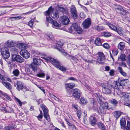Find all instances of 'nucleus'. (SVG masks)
<instances>
[{
	"instance_id": "f257e3e1",
	"label": "nucleus",
	"mask_w": 130,
	"mask_h": 130,
	"mask_svg": "<svg viewBox=\"0 0 130 130\" xmlns=\"http://www.w3.org/2000/svg\"><path fill=\"white\" fill-rule=\"evenodd\" d=\"M128 82V80L126 79L119 80L118 82H115L113 85H111V86L114 89H118L121 91L123 89V86H127Z\"/></svg>"
},
{
	"instance_id": "f03ea898",
	"label": "nucleus",
	"mask_w": 130,
	"mask_h": 130,
	"mask_svg": "<svg viewBox=\"0 0 130 130\" xmlns=\"http://www.w3.org/2000/svg\"><path fill=\"white\" fill-rule=\"evenodd\" d=\"M51 14L52 17L53 18L56 19L59 17L58 11L57 10H53L52 7H50L46 11L45 15L46 16H49Z\"/></svg>"
},
{
	"instance_id": "7ed1b4c3",
	"label": "nucleus",
	"mask_w": 130,
	"mask_h": 130,
	"mask_svg": "<svg viewBox=\"0 0 130 130\" xmlns=\"http://www.w3.org/2000/svg\"><path fill=\"white\" fill-rule=\"evenodd\" d=\"M33 59V62L29 65V67L34 72H36L38 67L37 65H40L42 61L40 59L35 57Z\"/></svg>"
},
{
	"instance_id": "20e7f679",
	"label": "nucleus",
	"mask_w": 130,
	"mask_h": 130,
	"mask_svg": "<svg viewBox=\"0 0 130 130\" xmlns=\"http://www.w3.org/2000/svg\"><path fill=\"white\" fill-rule=\"evenodd\" d=\"M57 44L58 46H57L55 47L59 51L62 52V54L64 56H67L68 55L70 57H74V56H71L67 54V52L65 51L61 47L63 45V42L62 40H60L57 42Z\"/></svg>"
},
{
	"instance_id": "39448f33",
	"label": "nucleus",
	"mask_w": 130,
	"mask_h": 130,
	"mask_svg": "<svg viewBox=\"0 0 130 130\" xmlns=\"http://www.w3.org/2000/svg\"><path fill=\"white\" fill-rule=\"evenodd\" d=\"M40 107L42 108L43 111L44 116L48 121L50 120V116L48 113V109L46 106L43 104H41Z\"/></svg>"
},
{
	"instance_id": "423d86ee",
	"label": "nucleus",
	"mask_w": 130,
	"mask_h": 130,
	"mask_svg": "<svg viewBox=\"0 0 130 130\" xmlns=\"http://www.w3.org/2000/svg\"><path fill=\"white\" fill-rule=\"evenodd\" d=\"M69 30L72 32L73 30L76 31L79 34H80L82 31V29L80 27L78 26V24L76 23L73 24L69 28Z\"/></svg>"
},
{
	"instance_id": "0eeeda50",
	"label": "nucleus",
	"mask_w": 130,
	"mask_h": 130,
	"mask_svg": "<svg viewBox=\"0 0 130 130\" xmlns=\"http://www.w3.org/2000/svg\"><path fill=\"white\" fill-rule=\"evenodd\" d=\"M117 12L119 14H122L123 15H126L129 12L126 10L123 9L120 6H118L116 9Z\"/></svg>"
},
{
	"instance_id": "6e6552de",
	"label": "nucleus",
	"mask_w": 130,
	"mask_h": 130,
	"mask_svg": "<svg viewBox=\"0 0 130 130\" xmlns=\"http://www.w3.org/2000/svg\"><path fill=\"white\" fill-rule=\"evenodd\" d=\"M72 96L76 100H79L81 96L80 92L77 89H74L72 92Z\"/></svg>"
},
{
	"instance_id": "1a4fd4ad",
	"label": "nucleus",
	"mask_w": 130,
	"mask_h": 130,
	"mask_svg": "<svg viewBox=\"0 0 130 130\" xmlns=\"http://www.w3.org/2000/svg\"><path fill=\"white\" fill-rule=\"evenodd\" d=\"M91 24V19L89 18H88L83 23V27L85 29L88 28H89Z\"/></svg>"
},
{
	"instance_id": "9d476101",
	"label": "nucleus",
	"mask_w": 130,
	"mask_h": 130,
	"mask_svg": "<svg viewBox=\"0 0 130 130\" xmlns=\"http://www.w3.org/2000/svg\"><path fill=\"white\" fill-rule=\"evenodd\" d=\"M108 104L107 103H106L104 105H101L99 108L100 112L101 113H104L108 108Z\"/></svg>"
},
{
	"instance_id": "9b49d317",
	"label": "nucleus",
	"mask_w": 130,
	"mask_h": 130,
	"mask_svg": "<svg viewBox=\"0 0 130 130\" xmlns=\"http://www.w3.org/2000/svg\"><path fill=\"white\" fill-rule=\"evenodd\" d=\"M70 12L72 16L74 17V19H76L77 18V15L75 7L73 6H72L71 8Z\"/></svg>"
},
{
	"instance_id": "f8f14e48",
	"label": "nucleus",
	"mask_w": 130,
	"mask_h": 130,
	"mask_svg": "<svg viewBox=\"0 0 130 130\" xmlns=\"http://www.w3.org/2000/svg\"><path fill=\"white\" fill-rule=\"evenodd\" d=\"M61 20L63 24L64 25H67L70 22L68 17L65 15L63 16L62 17Z\"/></svg>"
},
{
	"instance_id": "ddd939ff",
	"label": "nucleus",
	"mask_w": 130,
	"mask_h": 130,
	"mask_svg": "<svg viewBox=\"0 0 130 130\" xmlns=\"http://www.w3.org/2000/svg\"><path fill=\"white\" fill-rule=\"evenodd\" d=\"M60 63L59 62H56V63L54 64V65L55 66L56 68H59L60 70L63 71H66L67 70V69L63 66L60 65Z\"/></svg>"
},
{
	"instance_id": "4468645a",
	"label": "nucleus",
	"mask_w": 130,
	"mask_h": 130,
	"mask_svg": "<svg viewBox=\"0 0 130 130\" xmlns=\"http://www.w3.org/2000/svg\"><path fill=\"white\" fill-rule=\"evenodd\" d=\"M20 54L23 57H29L30 54L26 50L22 49L20 52Z\"/></svg>"
},
{
	"instance_id": "2eb2a0df",
	"label": "nucleus",
	"mask_w": 130,
	"mask_h": 130,
	"mask_svg": "<svg viewBox=\"0 0 130 130\" xmlns=\"http://www.w3.org/2000/svg\"><path fill=\"white\" fill-rule=\"evenodd\" d=\"M89 119L91 125L93 126H95L97 121L95 117L93 116H91Z\"/></svg>"
},
{
	"instance_id": "dca6fc26",
	"label": "nucleus",
	"mask_w": 130,
	"mask_h": 130,
	"mask_svg": "<svg viewBox=\"0 0 130 130\" xmlns=\"http://www.w3.org/2000/svg\"><path fill=\"white\" fill-rule=\"evenodd\" d=\"M91 101H92V102L93 104V109L96 111L99 114H100V113L99 111V110L98 108L97 105L96 103L95 100L94 99L92 98Z\"/></svg>"
},
{
	"instance_id": "f3484780",
	"label": "nucleus",
	"mask_w": 130,
	"mask_h": 130,
	"mask_svg": "<svg viewBox=\"0 0 130 130\" xmlns=\"http://www.w3.org/2000/svg\"><path fill=\"white\" fill-rule=\"evenodd\" d=\"M17 44H17L15 41H13L12 40H8L7 44V46L9 47H13Z\"/></svg>"
},
{
	"instance_id": "a211bd4d",
	"label": "nucleus",
	"mask_w": 130,
	"mask_h": 130,
	"mask_svg": "<svg viewBox=\"0 0 130 130\" xmlns=\"http://www.w3.org/2000/svg\"><path fill=\"white\" fill-rule=\"evenodd\" d=\"M105 24L107 25L111 29L115 31L117 29V26L109 22H106Z\"/></svg>"
},
{
	"instance_id": "6ab92c4d",
	"label": "nucleus",
	"mask_w": 130,
	"mask_h": 130,
	"mask_svg": "<svg viewBox=\"0 0 130 130\" xmlns=\"http://www.w3.org/2000/svg\"><path fill=\"white\" fill-rule=\"evenodd\" d=\"M115 31L117 32L121 36H123L124 33L123 29L120 27H117Z\"/></svg>"
},
{
	"instance_id": "aec40b11",
	"label": "nucleus",
	"mask_w": 130,
	"mask_h": 130,
	"mask_svg": "<svg viewBox=\"0 0 130 130\" xmlns=\"http://www.w3.org/2000/svg\"><path fill=\"white\" fill-rule=\"evenodd\" d=\"M3 84L7 89L10 90L12 88V86L10 83L8 82H2Z\"/></svg>"
},
{
	"instance_id": "412c9836",
	"label": "nucleus",
	"mask_w": 130,
	"mask_h": 130,
	"mask_svg": "<svg viewBox=\"0 0 130 130\" xmlns=\"http://www.w3.org/2000/svg\"><path fill=\"white\" fill-rule=\"evenodd\" d=\"M98 98H99L98 102L101 105H104L106 103H107L105 101L104 99L102 96H98Z\"/></svg>"
},
{
	"instance_id": "4be33fe9",
	"label": "nucleus",
	"mask_w": 130,
	"mask_h": 130,
	"mask_svg": "<svg viewBox=\"0 0 130 130\" xmlns=\"http://www.w3.org/2000/svg\"><path fill=\"white\" fill-rule=\"evenodd\" d=\"M17 45L20 49H22L25 50L27 47V45L24 43H23L17 44Z\"/></svg>"
},
{
	"instance_id": "5701e85b",
	"label": "nucleus",
	"mask_w": 130,
	"mask_h": 130,
	"mask_svg": "<svg viewBox=\"0 0 130 130\" xmlns=\"http://www.w3.org/2000/svg\"><path fill=\"white\" fill-rule=\"evenodd\" d=\"M17 89L20 91V90H22L23 88V85L22 83L20 81H18L17 83Z\"/></svg>"
},
{
	"instance_id": "b1692460",
	"label": "nucleus",
	"mask_w": 130,
	"mask_h": 130,
	"mask_svg": "<svg viewBox=\"0 0 130 130\" xmlns=\"http://www.w3.org/2000/svg\"><path fill=\"white\" fill-rule=\"evenodd\" d=\"M58 8L59 10L62 12L63 14H67L68 13V11L66 9L63 7H59Z\"/></svg>"
},
{
	"instance_id": "393cba45",
	"label": "nucleus",
	"mask_w": 130,
	"mask_h": 130,
	"mask_svg": "<svg viewBox=\"0 0 130 130\" xmlns=\"http://www.w3.org/2000/svg\"><path fill=\"white\" fill-rule=\"evenodd\" d=\"M3 59L4 60H5L9 64H10L12 62L14 61V57H3Z\"/></svg>"
},
{
	"instance_id": "a878e982",
	"label": "nucleus",
	"mask_w": 130,
	"mask_h": 130,
	"mask_svg": "<svg viewBox=\"0 0 130 130\" xmlns=\"http://www.w3.org/2000/svg\"><path fill=\"white\" fill-rule=\"evenodd\" d=\"M51 24L52 25L53 27L54 28H57L60 27V25L58 24L57 21L56 20H53L51 23Z\"/></svg>"
},
{
	"instance_id": "bb28decb",
	"label": "nucleus",
	"mask_w": 130,
	"mask_h": 130,
	"mask_svg": "<svg viewBox=\"0 0 130 130\" xmlns=\"http://www.w3.org/2000/svg\"><path fill=\"white\" fill-rule=\"evenodd\" d=\"M75 84L72 83L66 84L65 85V88L66 89H72L75 86Z\"/></svg>"
},
{
	"instance_id": "cd10ccee",
	"label": "nucleus",
	"mask_w": 130,
	"mask_h": 130,
	"mask_svg": "<svg viewBox=\"0 0 130 130\" xmlns=\"http://www.w3.org/2000/svg\"><path fill=\"white\" fill-rule=\"evenodd\" d=\"M118 48L122 51L124 49L125 47V43L122 42H120L119 43L118 45Z\"/></svg>"
},
{
	"instance_id": "c85d7f7f",
	"label": "nucleus",
	"mask_w": 130,
	"mask_h": 130,
	"mask_svg": "<svg viewBox=\"0 0 130 130\" xmlns=\"http://www.w3.org/2000/svg\"><path fill=\"white\" fill-rule=\"evenodd\" d=\"M46 58H44L46 60L48 61L49 60L50 61H51L54 62L53 64L54 65V63H56V62H59L57 60L55 59L53 57H46Z\"/></svg>"
},
{
	"instance_id": "c756f323",
	"label": "nucleus",
	"mask_w": 130,
	"mask_h": 130,
	"mask_svg": "<svg viewBox=\"0 0 130 130\" xmlns=\"http://www.w3.org/2000/svg\"><path fill=\"white\" fill-rule=\"evenodd\" d=\"M33 53L37 55L40 56H47L45 54L43 53L40 52L38 51H34L33 52Z\"/></svg>"
},
{
	"instance_id": "7c9ffc66",
	"label": "nucleus",
	"mask_w": 130,
	"mask_h": 130,
	"mask_svg": "<svg viewBox=\"0 0 130 130\" xmlns=\"http://www.w3.org/2000/svg\"><path fill=\"white\" fill-rule=\"evenodd\" d=\"M112 55L110 52V54L111 57H113V56H116L118 53V51L117 50H113L112 51Z\"/></svg>"
},
{
	"instance_id": "2f4dec72",
	"label": "nucleus",
	"mask_w": 130,
	"mask_h": 130,
	"mask_svg": "<svg viewBox=\"0 0 130 130\" xmlns=\"http://www.w3.org/2000/svg\"><path fill=\"white\" fill-rule=\"evenodd\" d=\"M14 61H15L17 62L21 63L23 61V59L22 57H14Z\"/></svg>"
},
{
	"instance_id": "473e14b6",
	"label": "nucleus",
	"mask_w": 130,
	"mask_h": 130,
	"mask_svg": "<svg viewBox=\"0 0 130 130\" xmlns=\"http://www.w3.org/2000/svg\"><path fill=\"white\" fill-rule=\"evenodd\" d=\"M121 113L119 111H116L114 113V116L116 119H118L121 115Z\"/></svg>"
},
{
	"instance_id": "72a5a7b5",
	"label": "nucleus",
	"mask_w": 130,
	"mask_h": 130,
	"mask_svg": "<svg viewBox=\"0 0 130 130\" xmlns=\"http://www.w3.org/2000/svg\"><path fill=\"white\" fill-rule=\"evenodd\" d=\"M123 98V100L124 101L126 102L129 101L130 98L129 95L125 94Z\"/></svg>"
},
{
	"instance_id": "f704fd0d",
	"label": "nucleus",
	"mask_w": 130,
	"mask_h": 130,
	"mask_svg": "<svg viewBox=\"0 0 130 130\" xmlns=\"http://www.w3.org/2000/svg\"><path fill=\"white\" fill-rule=\"evenodd\" d=\"M95 43L97 45H101L102 44V43L101 42L100 39L99 38H97L95 41Z\"/></svg>"
},
{
	"instance_id": "c9c22d12",
	"label": "nucleus",
	"mask_w": 130,
	"mask_h": 130,
	"mask_svg": "<svg viewBox=\"0 0 130 130\" xmlns=\"http://www.w3.org/2000/svg\"><path fill=\"white\" fill-rule=\"evenodd\" d=\"M118 70L120 73L124 76H126L127 74L126 73L123 71L122 68L120 67H119L118 68Z\"/></svg>"
},
{
	"instance_id": "e433bc0d",
	"label": "nucleus",
	"mask_w": 130,
	"mask_h": 130,
	"mask_svg": "<svg viewBox=\"0 0 130 130\" xmlns=\"http://www.w3.org/2000/svg\"><path fill=\"white\" fill-rule=\"evenodd\" d=\"M0 50L2 54L6 51H7L9 50L7 47L4 46L3 47H2L1 48Z\"/></svg>"
},
{
	"instance_id": "4c0bfd02",
	"label": "nucleus",
	"mask_w": 130,
	"mask_h": 130,
	"mask_svg": "<svg viewBox=\"0 0 130 130\" xmlns=\"http://www.w3.org/2000/svg\"><path fill=\"white\" fill-rule=\"evenodd\" d=\"M1 54L3 57H4L5 56H6L7 57H9L10 55V53L9 52V50Z\"/></svg>"
},
{
	"instance_id": "58836bf2",
	"label": "nucleus",
	"mask_w": 130,
	"mask_h": 130,
	"mask_svg": "<svg viewBox=\"0 0 130 130\" xmlns=\"http://www.w3.org/2000/svg\"><path fill=\"white\" fill-rule=\"evenodd\" d=\"M14 75L15 76H18L20 74V72L18 69H16L14 70L12 72Z\"/></svg>"
},
{
	"instance_id": "ea45409f",
	"label": "nucleus",
	"mask_w": 130,
	"mask_h": 130,
	"mask_svg": "<svg viewBox=\"0 0 130 130\" xmlns=\"http://www.w3.org/2000/svg\"><path fill=\"white\" fill-rule=\"evenodd\" d=\"M120 123L121 126L122 127L124 126L126 123L125 119H123L122 120L121 119L120 121Z\"/></svg>"
},
{
	"instance_id": "a19ab883",
	"label": "nucleus",
	"mask_w": 130,
	"mask_h": 130,
	"mask_svg": "<svg viewBox=\"0 0 130 130\" xmlns=\"http://www.w3.org/2000/svg\"><path fill=\"white\" fill-rule=\"evenodd\" d=\"M103 90L106 93H110L111 92V91L110 89L105 87H104L103 88Z\"/></svg>"
},
{
	"instance_id": "79ce46f5",
	"label": "nucleus",
	"mask_w": 130,
	"mask_h": 130,
	"mask_svg": "<svg viewBox=\"0 0 130 130\" xmlns=\"http://www.w3.org/2000/svg\"><path fill=\"white\" fill-rule=\"evenodd\" d=\"M47 16L46 17H47ZM48 17H46V22H48L49 23H51L52 21L53 20L50 17V16H48Z\"/></svg>"
},
{
	"instance_id": "37998d69",
	"label": "nucleus",
	"mask_w": 130,
	"mask_h": 130,
	"mask_svg": "<svg viewBox=\"0 0 130 130\" xmlns=\"http://www.w3.org/2000/svg\"><path fill=\"white\" fill-rule=\"evenodd\" d=\"M34 22V20L32 19L29 21L28 23V25L31 27H32L33 26V24Z\"/></svg>"
},
{
	"instance_id": "c03bdc74",
	"label": "nucleus",
	"mask_w": 130,
	"mask_h": 130,
	"mask_svg": "<svg viewBox=\"0 0 130 130\" xmlns=\"http://www.w3.org/2000/svg\"><path fill=\"white\" fill-rule=\"evenodd\" d=\"M103 46L105 48L107 49H109L110 47L109 44L107 43L104 44L103 45Z\"/></svg>"
},
{
	"instance_id": "a18cd8bd",
	"label": "nucleus",
	"mask_w": 130,
	"mask_h": 130,
	"mask_svg": "<svg viewBox=\"0 0 130 130\" xmlns=\"http://www.w3.org/2000/svg\"><path fill=\"white\" fill-rule=\"evenodd\" d=\"M22 17L21 16H20L18 17H13L10 18V19H13V20H17L21 19Z\"/></svg>"
},
{
	"instance_id": "49530a36",
	"label": "nucleus",
	"mask_w": 130,
	"mask_h": 130,
	"mask_svg": "<svg viewBox=\"0 0 130 130\" xmlns=\"http://www.w3.org/2000/svg\"><path fill=\"white\" fill-rule=\"evenodd\" d=\"M97 124L98 125V127L101 129L102 128L105 126L104 124L101 122L98 123Z\"/></svg>"
},
{
	"instance_id": "de8ad7c7",
	"label": "nucleus",
	"mask_w": 130,
	"mask_h": 130,
	"mask_svg": "<svg viewBox=\"0 0 130 130\" xmlns=\"http://www.w3.org/2000/svg\"><path fill=\"white\" fill-rule=\"evenodd\" d=\"M47 39L48 40H54V36L51 35H49L47 36Z\"/></svg>"
},
{
	"instance_id": "09e8293b",
	"label": "nucleus",
	"mask_w": 130,
	"mask_h": 130,
	"mask_svg": "<svg viewBox=\"0 0 130 130\" xmlns=\"http://www.w3.org/2000/svg\"><path fill=\"white\" fill-rule=\"evenodd\" d=\"M6 10L3 8L0 9V16L5 14Z\"/></svg>"
},
{
	"instance_id": "8fccbe9b",
	"label": "nucleus",
	"mask_w": 130,
	"mask_h": 130,
	"mask_svg": "<svg viewBox=\"0 0 130 130\" xmlns=\"http://www.w3.org/2000/svg\"><path fill=\"white\" fill-rule=\"evenodd\" d=\"M15 100L18 103L21 107L22 106V103L19 99L16 97H15Z\"/></svg>"
},
{
	"instance_id": "3c124183",
	"label": "nucleus",
	"mask_w": 130,
	"mask_h": 130,
	"mask_svg": "<svg viewBox=\"0 0 130 130\" xmlns=\"http://www.w3.org/2000/svg\"><path fill=\"white\" fill-rule=\"evenodd\" d=\"M77 114L78 118L80 119L82 115L81 111L79 110L77 111Z\"/></svg>"
},
{
	"instance_id": "603ef678",
	"label": "nucleus",
	"mask_w": 130,
	"mask_h": 130,
	"mask_svg": "<svg viewBox=\"0 0 130 130\" xmlns=\"http://www.w3.org/2000/svg\"><path fill=\"white\" fill-rule=\"evenodd\" d=\"M96 29L98 31H100L104 30V28L102 26H97Z\"/></svg>"
},
{
	"instance_id": "864d4df0",
	"label": "nucleus",
	"mask_w": 130,
	"mask_h": 130,
	"mask_svg": "<svg viewBox=\"0 0 130 130\" xmlns=\"http://www.w3.org/2000/svg\"><path fill=\"white\" fill-rule=\"evenodd\" d=\"M127 127L125 128L124 130H130V122H127Z\"/></svg>"
},
{
	"instance_id": "5fc2aeb1",
	"label": "nucleus",
	"mask_w": 130,
	"mask_h": 130,
	"mask_svg": "<svg viewBox=\"0 0 130 130\" xmlns=\"http://www.w3.org/2000/svg\"><path fill=\"white\" fill-rule=\"evenodd\" d=\"M70 127V128H71L72 130H76V127L75 126L74 124H71V125L69 126Z\"/></svg>"
},
{
	"instance_id": "6e6d98bb",
	"label": "nucleus",
	"mask_w": 130,
	"mask_h": 130,
	"mask_svg": "<svg viewBox=\"0 0 130 130\" xmlns=\"http://www.w3.org/2000/svg\"><path fill=\"white\" fill-rule=\"evenodd\" d=\"M100 58L97 59V62H98L100 64H101L103 63L102 62V57H100Z\"/></svg>"
},
{
	"instance_id": "4d7b16f0",
	"label": "nucleus",
	"mask_w": 130,
	"mask_h": 130,
	"mask_svg": "<svg viewBox=\"0 0 130 130\" xmlns=\"http://www.w3.org/2000/svg\"><path fill=\"white\" fill-rule=\"evenodd\" d=\"M111 103L114 105L117 104L118 103V101L115 99H113L111 101Z\"/></svg>"
},
{
	"instance_id": "13d9d810",
	"label": "nucleus",
	"mask_w": 130,
	"mask_h": 130,
	"mask_svg": "<svg viewBox=\"0 0 130 130\" xmlns=\"http://www.w3.org/2000/svg\"><path fill=\"white\" fill-rule=\"evenodd\" d=\"M80 101L81 103L83 104H85L86 103V100L83 98H81Z\"/></svg>"
},
{
	"instance_id": "bf43d9fd",
	"label": "nucleus",
	"mask_w": 130,
	"mask_h": 130,
	"mask_svg": "<svg viewBox=\"0 0 130 130\" xmlns=\"http://www.w3.org/2000/svg\"><path fill=\"white\" fill-rule=\"evenodd\" d=\"M99 57H105V56L103 53L102 52H99L98 53Z\"/></svg>"
},
{
	"instance_id": "052dcab7",
	"label": "nucleus",
	"mask_w": 130,
	"mask_h": 130,
	"mask_svg": "<svg viewBox=\"0 0 130 130\" xmlns=\"http://www.w3.org/2000/svg\"><path fill=\"white\" fill-rule=\"evenodd\" d=\"M37 76L39 77H43L45 76V74L43 73H40L38 74Z\"/></svg>"
},
{
	"instance_id": "680f3d73",
	"label": "nucleus",
	"mask_w": 130,
	"mask_h": 130,
	"mask_svg": "<svg viewBox=\"0 0 130 130\" xmlns=\"http://www.w3.org/2000/svg\"><path fill=\"white\" fill-rule=\"evenodd\" d=\"M38 120L40 121H42L41 119H42L43 117L42 115H39L37 117Z\"/></svg>"
},
{
	"instance_id": "e2e57ef3",
	"label": "nucleus",
	"mask_w": 130,
	"mask_h": 130,
	"mask_svg": "<svg viewBox=\"0 0 130 130\" xmlns=\"http://www.w3.org/2000/svg\"><path fill=\"white\" fill-rule=\"evenodd\" d=\"M7 110L6 109V107H2L1 109V111L3 112L4 111H5V112H6V111Z\"/></svg>"
},
{
	"instance_id": "0e129e2a",
	"label": "nucleus",
	"mask_w": 130,
	"mask_h": 130,
	"mask_svg": "<svg viewBox=\"0 0 130 130\" xmlns=\"http://www.w3.org/2000/svg\"><path fill=\"white\" fill-rule=\"evenodd\" d=\"M9 108L10 110H9L8 109L6 111V112L11 113L13 112V109L9 107Z\"/></svg>"
},
{
	"instance_id": "69168bd1",
	"label": "nucleus",
	"mask_w": 130,
	"mask_h": 130,
	"mask_svg": "<svg viewBox=\"0 0 130 130\" xmlns=\"http://www.w3.org/2000/svg\"><path fill=\"white\" fill-rule=\"evenodd\" d=\"M109 73L110 75L112 76L113 75L114 73V71L113 70H111L110 71Z\"/></svg>"
},
{
	"instance_id": "338daca9",
	"label": "nucleus",
	"mask_w": 130,
	"mask_h": 130,
	"mask_svg": "<svg viewBox=\"0 0 130 130\" xmlns=\"http://www.w3.org/2000/svg\"><path fill=\"white\" fill-rule=\"evenodd\" d=\"M11 50L13 52H17V49L15 47H13L11 48Z\"/></svg>"
},
{
	"instance_id": "774afa93",
	"label": "nucleus",
	"mask_w": 130,
	"mask_h": 130,
	"mask_svg": "<svg viewBox=\"0 0 130 130\" xmlns=\"http://www.w3.org/2000/svg\"><path fill=\"white\" fill-rule=\"evenodd\" d=\"M105 36L107 37H109L111 35L109 33L105 32L104 34Z\"/></svg>"
}]
</instances>
